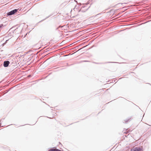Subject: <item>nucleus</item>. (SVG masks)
<instances>
[{"mask_svg":"<svg viewBox=\"0 0 151 151\" xmlns=\"http://www.w3.org/2000/svg\"><path fill=\"white\" fill-rule=\"evenodd\" d=\"M142 148L141 147H137L131 149V151H142Z\"/></svg>","mask_w":151,"mask_h":151,"instance_id":"nucleus-1","label":"nucleus"},{"mask_svg":"<svg viewBox=\"0 0 151 151\" xmlns=\"http://www.w3.org/2000/svg\"><path fill=\"white\" fill-rule=\"evenodd\" d=\"M18 10L17 9H15L7 13L8 15H11L14 14Z\"/></svg>","mask_w":151,"mask_h":151,"instance_id":"nucleus-2","label":"nucleus"},{"mask_svg":"<svg viewBox=\"0 0 151 151\" xmlns=\"http://www.w3.org/2000/svg\"><path fill=\"white\" fill-rule=\"evenodd\" d=\"M9 64V62L8 61H4V67H7Z\"/></svg>","mask_w":151,"mask_h":151,"instance_id":"nucleus-3","label":"nucleus"},{"mask_svg":"<svg viewBox=\"0 0 151 151\" xmlns=\"http://www.w3.org/2000/svg\"><path fill=\"white\" fill-rule=\"evenodd\" d=\"M56 149H51L49 150V151H55Z\"/></svg>","mask_w":151,"mask_h":151,"instance_id":"nucleus-4","label":"nucleus"},{"mask_svg":"<svg viewBox=\"0 0 151 151\" xmlns=\"http://www.w3.org/2000/svg\"><path fill=\"white\" fill-rule=\"evenodd\" d=\"M55 151H61L60 150L56 149Z\"/></svg>","mask_w":151,"mask_h":151,"instance_id":"nucleus-5","label":"nucleus"},{"mask_svg":"<svg viewBox=\"0 0 151 151\" xmlns=\"http://www.w3.org/2000/svg\"><path fill=\"white\" fill-rule=\"evenodd\" d=\"M3 26L2 24H0V28L2 26Z\"/></svg>","mask_w":151,"mask_h":151,"instance_id":"nucleus-6","label":"nucleus"}]
</instances>
